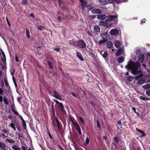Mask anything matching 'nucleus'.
I'll return each instance as SVG.
<instances>
[{
    "mask_svg": "<svg viewBox=\"0 0 150 150\" xmlns=\"http://www.w3.org/2000/svg\"><path fill=\"white\" fill-rule=\"evenodd\" d=\"M117 124L120 126L122 125V123L120 121H118Z\"/></svg>",
    "mask_w": 150,
    "mask_h": 150,
    "instance_id": "52",
    "label": "nucleus"
},
{
    "mask_svg": "<svg viewBox=\"0 0 150 150\" xmlns=\"http://www.w3.org/2000/svg\"><path fill=\"white\" fill-rule=\"evenodd\" d=\"M87 33L88 35L90 36L91 37H93V35L91 34V33H90V32L88 30V31H87Z\"/></svg>",
    "mask_w": 150,
    "mask_h": 150,
    "instance_id": "45",
    "label": "nucleus"
},
{
    "mask_svg": "<svg viewBox=\"0 0 150 150\" xmlns=\"http://www.w3.org/2000/svg\"><path fill=\"white\" fill-rule=\"evenodd\" d=\"M22 150H26L25 147L23 146H22L21 147Z\"/></svg>",
    "mask_w": 150,
    "mask_h": 150,
    "instance_id": "51",
    "label": "nucleus"
},
{
    "mask_svg": "<svg viewBox=\"0 0 150 150\" xmlns=\"http://www.w3.org/2000/svg\"><path fill=\"white\" fill-rule=\"evenodd\" d=\"M21 97H18L17 98V100L19 102H21Z\"/></svg>",
    "mask_w": 150,
    "mask_h": 150,
    "instance_id": "55",
    "label": "nucleus"
},
{
    "mask_svg": "<svg viewBox=\"0 0 150 150\" xmlns=\"http://www.w3.org/2000/svg\"><path fill=\"white\" fill-rule=\"evenodd\" d=\"M140 64L139 63H135L129 61L127 62V65L125 67V68L128 70L129 69L131 70L132 73L133 74H139L135 78L136 80L137 81V84L139 85L142 84L146 82L145 79L143 78L144 75L143 74L141 73V70H138V67H140Z\"/></svg>",
    "mask_w": 150,
    "mask_h": 150,
    "instance_id": "1",
    "label": "nucleus"
},
{
    "mask_svg": "<svg viewBox=\"0 0 150 150\" xmlns=\"http://www.w3.org/2000/svg\"><path fill=\"white\" fill-rule=\"evenodd\" d=\"M127 79L128 81H132L133 79V77L132 76H128L127 77Z\"/></svg>",
    "mask_w": 150,
    "mask_h": 150,
    "instance_id": "32",
    "label": "nucleus"
},
{
    "mask_svg": "<svg viewBox=\"0 0 150 150\" xmlns=\"http://www.w3.org/2000/svg\"><path fill=\"white\" fill-rule=\"evenodd\" d=\"M56 121H57V126H58V127H59V120H58L57 119Z\"/></svg>",
    "mask_w": 150,
    "mask_h": 150,
    "instance_id": "54",
    "label": "nucleus"
},
{
    "mask_svg": "<svg viewBox=\"0 0 150 150\" xmlns=\"http://www.w3.org/2000/svg\"><path fill=\"white\" fill-rule=\"evenodd\" d=\"M100 35L103 38L105 39L108 37V34L107 32H105L103 34H100Z\"/></svg>",
    "mask_w": 150,
    "mask_h": 150,
    "instance_id": "14",
    "label": "nucleus"
},
{
    "mask_svg": "<svg viewBox=\"0 0 150 150\" xmlns=\"http://www.w3.org/2000/svg\"><path fill=\"white\" fill-rule=\"evenodd\" d=\"M91 12L93 14H101L102 13L101 11L99 9H93L91 10Z\"/></svg>",
    "mask_w": 150,
    "mask_h": 150,
    "instance_id": "7",
    "label": "nucleus"
},
{
    "mask_svg": "<svg viewBox=\"0 0 150 150\" xmlns=\"http://www.w3.org/2000/svg\"><path fill=\"white\" fill-rule=\"evenodd\" d=\"M108 22V21L107 19L104 21H101L100 22L99 24L101 25L106 26Z\"/></svg>",
    "mask_w": 150,
    "mask_h": 150,
    "instance_id": "13",
    "label": "nucleus"
},
{
    "mask_svg": "<svg viewBox=\"0 0 150 150\" xmlns=\"http://www.w3.org/2000/svg\"><path fill=\"white\" fill-rule=\"evenodd\" d=\"M37 28L38 29L40 30H42L45 27L44 26L42 25H39L37 26Z\"/></svg>",
    "mask_w": 150,
    "mask_h": 150,
    "instance_id": "28",
    "label": "nucleus"
},
{
    "mask_svg": "<svg viewBox=\"0 0 150 150\" xmlns=\"http://www.w3.org/2000/svg\"><path fill=\"white\" fill-rule=\"evenodd\" d=\"M76 54L77 57L79 59L83 61L84 59L81 54L80 52H77Z\"/></svg>",
    "mask_w": 150,
    "mask_h": 150,
    "instance_id": "15",
    "label": "nucleus"
},
{
    "mask_svg": "<svg viewBox=\"0 0 150 150\" xmlns=\"http://www.w3.org/2000/svg\"><path fill=\"white\" fill-rule=\"evenodd\" d=\"M144 55L141 54L139 56L138 61L140 63H142L144 60Z\"/></svg>",
    "mask_w": 150,
    "mask_h": 150,
    "instance_id": "9",
    "label": "nucleus"
},
{
    "mask_svg": "<svg viewBox=\"0 0 150 150\" xmlns=\"http://www.w3.org/2000/svg\"><path fill=\"white\" fill-rule=\"evenodd\" d=\"M99 1L102 5H105V4H108L106 0H99Z\"/></svg>",
    "mask_w": 150,
    "mask_h": 150,
    "instance_id": "23",
    "label": "nucleus"
},
{
    "mask_svg": "<svg viewBox=\"0 0 150 150\" xmlns=\"http://www.w3.org/2000/svg\"><path fill=\"white\" fill-rule=\"evenodd\" d=\"M142 88L144 89H147L150 88V84H147L142 86Z\"/></svg>",
    "mask_w": 150,
    "mask_h": 150,
    "instance_id": "25",
    "label": "nucleus"
},
{
    "mask_svg": "<svg viewBox=\"0 0 150 150\" xmlns=\"http://www.w3.org/2000/svg\"><path fill=\"white\" fill-rule=\"evenodd\" d=\"M110 33L112 35L115 36L118 33V31L116 29H113L110 30Z\"/></svg>",
    "mask_w": 150,
    "mask_h": 150,
    "instance_id": "6",
    "label": "nucleus"
},
{
    "mask_svg": "<svg viewBox=\"0 0 150 150\" xmlns=\"http://www.w3.org/2000/svg\"><path fill=\"white\" fill-rule=\"evenodd\" d=\"M121 44L120 42L117 41L115 42V46L116 47L118 48L121 46Z\"/></svg>",
    "mask_w": 150,
    "mask_h": 150,
    "instance_id": "16",
    "label": "nucleus"
},
{
    "mask_svg": "<svg viewBox=\"0 0 150 150\" xmlns=\"http://www.w3.org/2000/svg\"><path fill=\"white\" fill-rule=\"evenodd\" d=\"M53 96L57 99L61 100L62 98L59 93L56 91H54L53 93Z\"/></svg>",
    "mask_w": 150,
    "mask_h": 150,
    "instance_id": "5",
    "label": "nucleus"
},
{
    "mask_svg": "<svg viewBox=\"0 0 150 150\" xmlns=\"http://www.w3.org/2000/svg\"><path fill=\"white\" fill-rule=\"evenodd\" d=\"M15 59L17 62H19L18 56L16 54L15 55Z\"/></svg>",
    "mask_w": 150,
    "mask_h": 150,
    "instance_id": "39",
    "label": "nucleus"
},
{
    "mask_svg": "<svg viewBox=\"0 0 150 150\" xmlns=\"http://www.w3.org/2000/svg\"><path fill=\"white\" fill-rule=\"evenodd\" d=\"M4 101L5 104L6 105H8V102L6 98H4L3 99Z\"/></svg>",
    "mask_w": 150,
    "mask_h": 150,
    "instance_id": "36",
    "label": "nucleus"
},
{
    "mask_svg": "<svg viewBox=\"0 0 150 150\" xmlns=\"http://www.w3.org/2000/svg\"><path fill=\"white\" fill-rule=\"evenodd\" d=\"M1 131L2 132H5L6 133L9 132V131L8 130L4 129H2Z\"/></svg>",
    "mask_w": 150,
    "mask_h": 150,
    "instance_id": "41",
    "label": "nucleus"
},
{
    "mask_svg": "<svg viewBox=\"0 0 150 150\" xmlns=\"http://www.w3.org/2000/svg\"><path fill=\"white\" fill-rule=\"evenodd\" d=\"M91 18L92 19H94L96 17V15H92L91 16Z\"/></svg>",
    "mask_w": 150,
    "mask_h": 150,
    "instance_id": "49",
    "label": "nucleus"
},
{
    "mask_svg": "<svg viewBox=\"0 0 150 150\" xmlns=\"http://www.w3.org/2000/svg\"><path fill=\"white\" fill-rule=\"evenodd\" d=\"M71 94H72V95H73V96H74L75 97H77L75 93H71Z\"/></svg>",
    "mask_w": 150,
    "mask_h": 150,
    "instance_id": "60",
    "label": "nucleus"
},
{
    "mask_svg": "<svg viewBox=\"0 0 150 150\" xmlns=\"http://www.w3.org/2000/svg\"><path fill=\"white\" fill-rule=\"evenodd\" d=\"M105 40H100L99 42V45H102L105 43Z\"/></svg>",
    "mask_w": 150,
    "mask_h": 150,
    "instance_id": "34",
    "label": "nucleus"
},
{
    "mask_svg": "<svg viewBox=\"0 0 150 150\" xmlns=\"http://www.w3.org/2000/svg\"><path fill=\"white\" fill-rule=\"evenodd\" d=\"M86 7L88 10L90 11L93 8V6L91 5H88L86 6Z\"/></svg>",
    "mask_w": 150,
    "mask_h": 150,
    "instance_id": "30",
    "label": "nucleus"
},
{
    "mask_svg": "<svg viewBox=\"0 0 150 150\" xmlns=\"http://www.w3.org/2000/svg\"><path fill=\"white\" fill-rule=\"evenodd\" d=\"M141 134H142V137H144L145 136V133L144 132H143V133H141Z\"/></svg>",
    "mask_w": 150,
    "mask_h": 150,
    "instance_id": "63",
    "label": "nucleus"
},
{
    "mask_svg": "<svg viewBox=\"0 0 150 150\" xmlns=\"http://www.w3.org/2000/svg\"><path fill=\"white\" fill-rule=\"evenodd\" d=\"M16 128H17L18 130L20 131V127L19 125L18 124H16Z\"/></svg>",
    "mask_w": 150,
    "mask_h": 150,
    "instance_id": "38",
    "label": "nucleus"
},
{
    "mask_svg": "<svg viewBox=\"0 0 150 150\" xmlns=\"http://www.w3.org/2000/svg\"><path fill=\"white\" fill-rule=\"evenodd\" d=\"M100 54L104 58L106 57L108 55V54L106 51H105L104 52L102 51L100 53Z\"/></svg>",
    "mask_w": 150,
    "mask_h": 150,
    "instance_id": "19",
    "label": "nucleus"
},
{
    "mask_svg": "<svg viewBox=\"0 0 150 150\" xmlns=\"http://www.w3.org/2000/svg\"><path fill=\"white\" fill-rule=\"evenodd\" d=\"M124 58L123 57H120L118 58L117 59L118 62L119 63H122L124 61Z\"/></svg>",
    "mask_w": 150,
    "mask_h": 150,
    "instance_id": "18",
    "label": "nucleus"
},
{
    "mask_svg": "<svg viewBox=\"0 0 150 150\" xmlns=\"http://www.w3.org/2000/svg\"><path fill=\"white\" fill-rule=\"evenodd\" d=\"M0 101L1 102L3 101V97L2 96H0Z\"/></svg>",
    "mask_w": 150,
    "mask_h": 150,
    "instance_id": "58",
    "label": "nucleus"
},
{
    "mask_svg": "<svg viewBox=\"0 0 150 150\" xmlns=\"http://www.w3.org/2000/svg\"><path fill=\"white\" fill-rule=\"evenodd\" d=\"M77 45L78 47L80 48L85 49L86 48V44L84 41L82 40H78Z\"/></svg>",
    "mask_w": 150,
    "mask_h": 150,
    "instance_id": "2",
    "label": "nucleus"
},
{
    "mask_svg": "<svg viewBox=\"0 0 150 150\" xmlns=\"http://www.w3.org/2000/svg\"><path fill=\"white\" fill-rule=\"evenodd\" d=\"M107 47L109 48H111L113 45L112 42L110 41L108 42L107 43Z\"/></svg>",
    "mask_w": 150,
    "mask_h": 150,
    "instance_id": "22",
    "label": "nucleus"
},
{
    "mask_svg": "<svg viewBox=\"0 0 150 150\" xmlns=\"http://www.w3.org/2000/svg\"><path fill=\"white\" fill-rule=\"evenodd\" d=\"M53 100L57 104L59 103V102L58 100H57L56 99H53Z\"/></svg>",
    "mask_w": 150,
    "mask_h": 150,
    "instance_id": "56",
    "label": "nucleus"
},
{
    "mask_svg": "<svg viewBox=\"0 0 150 150\" xmlns=\"http://www.w3.org/2000/svg\"><path fill=\"white\" fill-rule=\"evenodd\" d=\"M81 5L83 9H84L85 8L87 4V1L85 0H82L80 1Z\"/></svg>",
    "mask_w": 150,
    "mask_h": 150,
    "instance_id": "8",
    "label": "nucleus"
},
{
    "mask_svg": "<svg viewBox=\"0 0 150 150\" xmlns=\"http://www.w3.org/2000/svg\"><path fill=\"white\" fill-rule=\"evenodd\" d=\"M79 120H80V121H81V122L83 124L84 123V120H83V119H82V118L81 117H79Z\"/></svg>",
    "mask_w": 150,
    "mask_h": 150,
    "instance_id": "40",
    "label": "nucleus"
},
{
    "mask_svg": "<svg viewBox=\"0 0 150 150\" xmlns=\"http://www.w3.org/2000/svg\"><path fill=\"white\" fill-rule=\"evenodd\" d=\"M10 126L12 128L14 131H16V125H15L13 123H11L10 125Z\"/></svg>",
    "mask_w": 150,
    "mask_h": 150,
    "instance_id": "27",
    "label": "nucleus"
},
{
    "mask_svg": "<svg viewBox=\"0 0 150 150\" xmlns=\"http://www.w3.org/2000/svg\"><path fill=\"white\" fill-rule=\"evenodd\" d=\"M1 136H2L3 137H7V136H6L5 135V134H1Z\"/></svg>",
    "mask_w": 150,
    "mask_h": 150,
    "instance_id": "62",
    "label": "nucleus"
},
{
    "mask_svg": "<svg viewBox=\"0 0 150 150\" xmlns=\"http://www.w3.org/2000/svg\"><path fill=\"white\" fill-rule=\"evenodd\" d=\"M3 91L1 88H0V94L2 95L3 94Z\"/></svg>",
    "mask_w": 150,
    "mask_h": 150,
    "instance_id": "57",
    "label": "nucleus"
},
{
    "mask_svg": "<svg viewBox=\"0 0 150 150\" xmlns=\"http://www.w3.org/2000/svg\"><path fill=\"white\" fill-rule=\"evenodd\" d=\"M146 93L147 95L150 96V89L147 90L146 92Z\"/></svg>",
    "mask_w": 150,
    "mask_h": 150,
    "instance_id": "43",
    "label": "nucleus"
},
{
    "mask_svg": "<svg viewBox=\"0 0 150 150\" xmlns=\"http://www.w3.org/2000/svg\"><path fill=\"white\" fill-rule=\"evenodd\" d=\"M94 30L95 32H99L100 31V28L98 26H95L94 27Z\"/></svg>",
    "mask_w": 150,
    "mask_h": 150,
    "instance_id": "20",
    "label": "nucleus"
},
{
    "mask_svg": "<svg viewBox=\"0 0 150 150\" xmlns=\"http://www.w3.org/2000/svg\"><path fill=\"white\" fill-rule=\"evenodd\" d=\"M57 20L59 21H61L62 20L60 16H59L58 17Z\"/></svg>",
    "mask_w": 150,
    "mask_h": 150,
    "instance_id": "53",
    "label": "nucleus"
},
{
    "mask_svg": "<svg viewBox=\"0 0 150 150\" xmlns=\"http://www.w3.org/2000/svg\"><path fill=\"white\" fill-rule=\"evenodd\" d=\"M22 126L23 127V128L25 129H26V124L25 123V121L22 122Z\"/></svg>",
    "mask_w": 150,
    "mask_h": 150,
    "instance_id": "33",
    "label": "nucleus"
},
{
    "mask_svg": "<svg viewBox=\"0 0 150 150\" xmlns=\"http://www.w3.org/2000/svg\"><path fill=\"white\" fill-rule=\"evenodd\" d=\"M96 122L97 127L99 128H100V125L99 123V121L98 120H97L96 121Z\"/></svg>",
    "mask_w": 150,
    "mask_h": 150,
    "instance_id": "42",
    "label": "nucleus"
},
{
    "mask_svg": "<svg viewBox=\"0 0 150 150\" xmlns=\"http://www.w3.org/2000/svg\"><path fill=\"white\" fill-rule=\"evenodd\" d=\"M26 34L27 37L29 39L30 37V34L29 30L27 28H26Z\"/></svg>",
    "mask_w": 150,
    "mask_h": 150,
    "instance_id": "21",
    "label": "nucleus"
},
{
    "mask_svg": "<svg viewBox=\"0 0 150 150\" xmlns=\"http://www.w3.org/2000/svg\"><path fill=\"white\" fill-rule=\"evenodd\" d=\"M140 52V50H137L136 51V53L137 54H139Z\"/></svg>",
    "mask_w": 150,
    "mask_h": 150,
    "instance_id": "48",
    "label": "nucleus"
},
{
    "mask_svg": "<svg viewBox=\"0 0 150 150\" xmlns=\"http://www.w3.org/2000/svg\"><path fill=\"white\" fill-rule=\"evenodd\" d=\"M22 4L23 5H25L27 4V0H23Z\"/></svg>",
    "mask_w": 150,
    "mask_h": 150,
    "instance_id": "37",
    "label": "nucleus"
},
{
    "mask_svg": "<svg viewBox=\"0 0 150 150\" xmlns=\"http://www.w3.org/2000/svg\"><path fill=\"white\" fill-rule=\"evenodd\" d=\"M12 148L14 150H21L20 148L19 147L17 146L16 145L13 146Z\"/></svg>",
    "mask_w": 150,
    "mask_h": 150,
    "instance_id": "24",
    "label": "nucleus"
},
{
    "mask_svg": "<svg viewBox=\"0 0 150 150\" xmlns=\"http://www.w3.org/2000/svg\"><path fill=\"white\" fill-rule=\"evenodd\" d=\"M132 110L134 111V112L135 113L137 114V113L136 111V109L134 108H132Z\"/></svg>",
    "mask_w": 150,
    "mask_h": 150,
    "instance_id": "61",
    "label": "nucleus"
},
{
    "mask_svg": "<svg viewBox=\"0 0 150 150\" xmlns=\"http://www.w3.org/2000/svg\"><path fill=\"white\" fill-rule=\"evenodd\" d=\"M140 98L144 100H147L148 99L147 98L142 96H140Z\"/></svg>",
    "mask_w": 150,
    "mask_h": 150,
    "instance_id": "35",
    "label": "nucleus"
},
{
    "mask_svg": "<svg viewBox=\"0 0 150 150\" xmlns=\"http://www.w3.org/2000/svg\"><path fill=\"white\" fill-rule=\"evenodd\" d=\"M146 20L145 19H144L141 21V23H144L145 22Z\"/></svg>",
    "mask_w": 150,
    "mask_h": 150,
    "instance_id": "50",
    "label": "nucleus"
},
{
    "mask_svg": "<svg viewBox=\"0 0 150 150\" xmlns=\"http://www.w3.org/2000/svg\"><path fill=\"white\" fill-rule=\"evenodd\" d=\"M8 118L10 119H12V117L11 115H9L8 116Z\"/></svg>",
    "mask_w": 150,
    "mask_h": 150,
    "instance_id": "64",
    "label": "nucleus"
},
{
    "mask_svg": "<svg viewBox=\"0 0 150 150\" xmlns=\"http://www.w3.org/2000/svg\"><path fill=\"white\" fill-rule=\"evenodd\" d=\"M6 146V145L5 144L0 141V148H1L2 150H6L5 148Z\"/></svg>",
    "mask_w": 150,
    "mask_h": 150,
    "instance_id": "12",
    "label": "nucleus"
},
{
    "mask_svg": "<svg viewBox=\"0 0 150 150\" xmlns=\"http://www.w3.org/2000/svg\"><path fill=\"white\" fill-rule=\"evenodd\" d=\"M89 139L88 138V137H87L86 139V140H85V145H87V144H88L89 143Z\"/></svg>",
    "mask_w": 150,
    "mask_h": 150,
    "instance_id": "31",
    "label": "nucleus"
},
{
    "mask_svg": "<svg viewBox=\"0 0 150 150\" xmlns=\"http://www.w3.org/2000/svg\"><path fill=\"white\" fill-rule=\"evenodd\" d=\"M4 82L6 86H8V84L7 80L6 79H5L4 80Z\"/></svg>",
    "mask_w": 150,
    "mask_h": 150,
    "instance_id": "44",
    "label": "nucleus"
},
{
    "mask_svg": "<svg viewBox=\"0 0 150 150\" xmlns=\"http://www.w3.org/2000/svg\"><path fill=\"white\" fill-rule=\"evenodd\" d=\"M123 52V50L122 49H119L116 52L115 54L116 55V56H119L122 54Z\"/></svg>",
    "mask_w": 150,
    "mask_h": 150,
    "instance_id": "17",
    "label": "nucleus"
},
{
    "mask_svg": "<svg viewBox=\"0 0 150 150\" xmlns=\"http://www.w3.org/2000/svg\"><path fill=\"white\" fill-rule=\"evenodd\" d=\"M54 50L57 51V52H59V48H56L54 49Z\"/></svg>",
    "mask_w": 150,
    "mask_h": 150,
    "instance_id": "59",
    "label": "nucleus"
},
{
    "mask_svg": "<svg viewBox=\"0 0 150 150\" xmlns=\"http://www.w3.org/2000/svg\"><path fill=\"white\" fill-rule=\"evenodd\" d=\"M107 18L105 15H101L98 16L97 18L100 20H103Z\"/></svg>",
    "mask_w": 150,
    "mask_h": 150,
    "instance_id": "10",
    "label": "nucleus"
},
{
    "mask_svg": "<svg viewBox=\"0 0 150 150\" xmlns=\"http://www.w3.org/2000/svg\"><path fill=\"white\" fill-rule=\"evenodd\" d=\"M118 17V15L117 14H115L114 15H109L107 17L108 18L107 19V21H108L109 22L112 21H114L115 19L117 18Z\"/></svg>",
    "mask_w": 150,
    "mask_h": 150,
    "instance_id": "4",
    "label": "nucleus"
},
{
    "mask_svg": "<svg viewBox=\"0 0 150 150\" xmlns=\"http://www.w3.org/2000/svg\"><path fill=\"white\" fill-rule=\"evenodd\" d=\"M136 131L138 132H139V133H143V131H142L140 130H139L138 128H136Z\"/></svg>",
    "mask_w": 150,
    "mask_h": 150,
    "instance_id": "46",
    "label": "nucleus"
},
{
    "mask_svg": "<svg viewBox=\"0 0 150 150\" xmlns=\"http://www.w3.org/2000/svg\"><path fill=\"white\" fill-rule=\"evenodd\" d=\"M61 110L63 112L65 111L64 106L62 103L59 102L57 104Z\"/></svg>",
    "mask_w": 150,
    "mask_h": 150,
    "instance_id": "11",
    "label": "nucleus"
},
{
    "mask_svg": "<svg viewBox=\"0 0 150 150\" xmlns=\"http://www.w3.org/2000/svg\"><path fill=\"white\" fill-rule=\"evenodd\" d=\"M47 64L49 68L50 69H52L53 68V66H52V63L51 62H47Z\"/></svg>",
    "mask_w": 150,
    "mask_h": 150,
    "instance_id": "29",
    "label": "nucleus"
},
{
    "mask_svg": "<svg viewBox=\"0 0 150 150\" xmlns=\"http://www.w3.org/2000/svg\"><path fill=\"white\" fill-rule=\"evenodd\" d=\"M6 140L7 141L8 143H14L15 142V141L14 140L10 139H6Z\"/></svg>",
    "mask_w": 150,
    "mask_h": 150,
    "instance_id": "26",
    "label": "nucleus"
},
{
    "mask_svg": "<svg viewBox=\"0 0 150 150\" xmlns=\"http://www.w3.org/2000/svg\"><path fill=\"white\" fill-rule=\"evenodd\" d=\"M91 104L93 106H95V103L93 101H91Z\"/></svg>",
    "mask_w": 150,
    "mask_h": 150,
    "instance_id": "47",
    "label": "nucleus"
},
{
    "mask_svg": "<svg viewBox=\"0 0 150 150\" xmlns=\"http://www.w3.org/2000/svg\"><path fill=\"white\" fill-rule=\"evenodd\" d=\"M71 121L76 129L78 131L79 134L81 135L82 133L79 125L77 121H74L73 119L71 120Z\"/></svg>",
    "mask_w": 150,
    "mask_h": 150,
    "instance_id": "3",
    "label": "nucleus"
}]
</instances>
